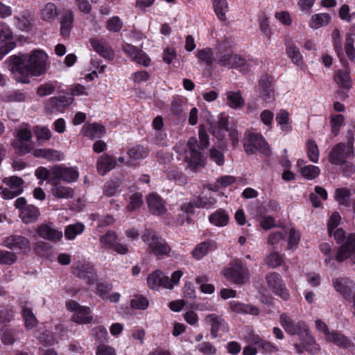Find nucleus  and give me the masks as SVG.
<instances>
[{
    "mask_svg": "<svg viewBox=\"0 0 355 355\" xmlns=\"http://www.w3.org/2000/svg\"><path fill=\"white\" fill-rule=\"evenodd\" d=\"M47 55L42 50H34L29 55H12L8 68L19 83H29L28 76H40L46 71Z\"/></svg>",
    "mask_w": 355,
    "mask_h": 355,
    "instance_id": "obj_1",
    "label": "nucleus"
},
{
    "mask_svg": "<svg viewBox=\"0 0 355 355\" xmlns=\"http://www.w3.org/2000/svg\"><path fill=\"white\" fill-rule=\"evenodd\" d=\"M279 320L281 325L288 334L298 336L300 342L294 345L298 354H302L304 351L315 354L320 350L319 345L317 344L305 322L302 320L296 322L286 313L280 315Z\"/></svg>",
    "mask_w": 355,
    "mask_h": 355,
    "instance_id": "obj_2",
    "label": "nucleus"
},
{
    "mask_svg": "<svg viewBox=\"0 0 355 355\" xmlns=\"http://www.w3.org/2000/svg\"><path fill=\"white\" fill-rule=\"evenodd\" d=\"M217 50L216 62L218 65L228 69H238L245 66V59L240 55L234 53L230 46L226 42L218 44Z\"/></svg>",
    "mask_w": 355,
    "mask_h": 355,
    "instance_id": "obj_3",
    "label": "nucleus"
},
{
    "mask_svg": "<svg viewBox=\"0 0 355 355\" xmlns=\"http://www.w3.org/2000/svg\"><path fill=\"white\" fill-rule=\"evenodd\" d=\"M143 241L148 245V251L158 258L168 255L171 248L167 243L150 230L146 231L142 236Z\"/></svg>",
    "mask_w": 355,
    "mask_h": 355,
    "instance_id": "obj_4",
    "label": "nucleus"
},
{
    "mask_svg": "<svg viewBox=\"0 0 355 355\" xmlns=\"http://www.w3.org/2000/svg\"><path fill=\"white\" fill-rule=\"evenodd\" d=\"M349 134L350 140L349 141V145H346L344 143H338L330 151L328 159L331 164L340 165L347 159L354 157V153L352 147L353 135L351 131Z\"/></svg>",
    "mask_w": 355,
    "mask_h": 355,
    "instance_id": "obj_5",
    "label": "nucleus"
},
{
    "mask_svg": "<svg viewBox=\"0 0 355 355\" xmlns=\"http://www.w3.org/2000/svg\"><path fill=\"white\" fill-rule=\"evenodd\" d=\"M223 273L227 279L237 284H244L250 276L248 268L239 259L233 260L230 266L224 269Z\"/></svg>",
    "mask_w": 355,
    "mask_h": 355,
    "instance_id": "obj_6",
    "label": "nucleus"
},
{
    "mask_svg": "<svg viewBox=\"0 0 355 355\" xmlns=\"http://www.w3.org/2000/svg\"><path fill=\"white\" fill-rule=\"evenodd\" d=\"M15 205L20 210L19 216L26 224L36 221L40 215L38 208L33 205H27L26 199L23 197L17 198Z\"/></svg>",
    "mask_w": 355,
    "mask_h": 355,
    "instance_id": "obj_7",
    "label": "nucleus"
},
{
    "mask_svg": "<svg viewBox=\"0 0 355 355\" xmlns=\"http://www.w3.org/2000/svg\"><path fill=\"white\" fill-rule=\"evenodd\" d=\"M79 173L76 167H67L58 165L52 167V178L55 180H62L70 183L78 179Z\"/></svg>",
    "mask_w": 355,
    "mask_h": 355,
    "instance_id": "obj_8",
    "label": "nucleus"
},
{
    "mask_svg": "<svg viewBox=\"0 0 355 355\" xmlns=\"http://www.w3.org/2000/svg\"><path fill=\"white\" fill-rule=\"evenodd\" d=\"M8 186V188L3 189L1 193L5 199H11L19 196L23 191L22 184L24 180L19 177L12 176L4 178L3 181Z\"/></svg>",
    "mask_w": 355,
    "mask_h": 355,
    "instance_id": "obj_9",
    "label": "nucleus"
},
{
    "mask_svg": "<svg viewBox=\"0 0 355 355\" xmlns=\"http://www.w3.org/2000/svg\"><path fill=\"white\" fill-rule=\"evenodd\" d=\"M17 139L12 142L13 147L19 150V153L26 154L33 148L31 144H27L32 138V132L27 128H23L17 131Z\"/></svg>",
    "mask_w": 355,
    "mask_h": 355,
    "instance_id": "obj_10",
    "label": "nucleus"
},
{
    "mask_svg": "<svg viewBox=\"0 0 355 355\" xmlns=\"http://www.w3.org/2000/svg\"><path fill=\"white\" fill-rule=\"evenodd\" d=\"M71 270L75 276L86 280L89 284L97 282V275L94 267L89 264L76 263L72 266Z\"/></svg>",
    "mask_w": 355,
    "mask_h": 355,
    "instance_id": "obj_11",
    "label": "nucleus"
},
{
    "mask_svg": "<svg viewBox=\"0 0 355 355\" xmlns=\"http://www.w3.org/2000/svg\"><path fill=\"white\" fill-rule=\"evenodd\" d=\"M146 202L150 213L154 216H162L166 214V202L156 193H150L146 197Z\"/></svg>",
    "mask_w": 355,
    "mask_h": 355,
    "instance_id": "obj_12",
    "label": "nucleus"
},
{
    "mask_svg": "<svg viewBox=\"0 0 355 355\" xmlns=\"http://www.w3.org/2000/svg\"><path fill=\"white\" fill-rule=\"evenodd\" d=\"M347 258L355 263V234H350L346 243L340 246L336 254V260L342 262Z\"/></svg>",
    "mask_w": 355,
    "mask_h": 355,
    "instance_id": "obj_13",
    "label": "nucleus"
},
{
    "mask_svg": "<svg viewBox=\"0 0 355 355\" xmlns=\"http://www.w3.org/2000/svg\"><path fill=\"white\" fill-rule=\"evenodd\" d=\"M121 48L123 51L135 62L145 67L149 66L150 59L142 50L129 43H123Z\"/></svg>",
    "mask_w": 355,
    "mask_h": 355,
    "instance_id": "obj_14",
    "label": "nucleus"
},
{
    "mask_svg": "<svg viewBox=\"0 0 355 355\" xmlns=\"http://www.w3.org/2000/svg\"><path fill=\"white\" fill-rule=\"evenodd\" d=\"M206 322L211 326V337L214 339L218 336L220 331L223 332L228 331V324L225 320L220 316L211 313L209 314L206 318Z\"/></svg>",
    "mask_w": 355,
    "mask_h": 355,
    "instance_id": "obj_15",
    "label": "nucleus"
},
{
    "mask_svg": "<svg viewBox=\"0 0 355 355\" xmlns=\"http://www.w3.org/2000/svg\"><path fill=\"white\" fill-rule=\"evenodd\" d=\"M259 94V96L266 103L271 102L274 100V89L272 86V78L270 76L265 75L260 78Z\"/></svg>",
    "mask_w": 355,
    "mask_h": 355,
    "instance_id": "obj_16",
    "label": "nucleus"
},
{
    "mask_svg": "<svg viewBox=\"0 0 355 355\" xmlns=\"http://www.w3.org/2000/svg\"><path fill=\"white\" fill-rule=\"evenodd\" d=\"M38 235L47 241L58 242L62 238V232L53 227L51 224L43 223L37 228Z\"/></svg>",
    "mask_w": 355,
    "mask_h": 355,
    "instance_id": "obj_17",
    "label": "nucleus"
},
{
    "mask_svg": "<svg viewBox=\"0 0 355 355\" xmlns=\"http://www.w3.org/2000/svg\"><path fill=\"white\" fill-rule=\"evenodd\" d=\"M3 245L10 249H17L24 252L29 251L31 248L29 240L20 235L7 237L3 241Z\"/></svg>",
    "mask_w": 355,
    "mask_h": 355,
    "instance_id": "obj_18",
    "label": "nucleus"
},
{
    "mask_svg": "<svg viewBox=\"0 0 355 355\" xmlns=\"http://www.w3.org/2000/svg\"><path fill=\"white\" fill-rule=\"evenodd\" d=\"M89 42L92 49L101 56L108 60L114 59L115 55L114 50L105 42L92 38L90 39Z\"/></svg>",
    "mask_w": 355,
    "mask_h": 355,
    "instance_id": "obj_19",
    "label": "nucleus"
},
{
    "mask_svg": "<svg viewBox=\"0 0 355 355\" xmlns=\"http://www.w3.org/2000/svg\"><path fill=\"white\" fill-rule=\"evenodd\" d=\"M147 283L152 288L162 287L166 288L169 284V278L159 270H156L147 277Z\"/></svg>",
    "mask_w": 355,
    "mask_h": 355,
    "instance_id": "obj_20",
    "label": "nucleus"
},
{
    "mask_svg": "<svg viewBox=\"0 0 355 355\" xmlns=\"http://www.w3.org/2000/svg\"><path fill=\"white\" fill-rule=\"evenodd\" d=\"M230 307L232 311L236 313L250 314L252 315H259L260 313V310L257 306L235 300L230 302Z\"/></svg>",
    "mask_w": 355,
    "mask_h": 355,
    "instance_id": "obj_21",
    "label": "nucleus"
},
{
    "mask_svg": "<svg viewBox=\"0 0 355 355\" xmlns=\"http://www.w3.org/2000/svg\"><path fill=\"white\" fill-rule=\"evenodd\" d=\"M285 45L286 54L291 59L292 62L298 66L302 65L303 63L302 55L291 37L286 38Z\"/></svg>",
    "mask_w": 355,
    "mask_h": 355,
    "instance_id": "obj_22",
    "label": "nucleus"
},
{
    "mask_svg": "<svg viewBox=\"0 0 355 355\" xmlns=\"http://www.w3.org/2000/svg\"><path fill=\"white\" fill-rule=\"evenodd\" d=\"M116 165L115 159L107 154H103L99 157L97 161V171L104 175L107 172L113 169Z\"/></svg>",
    "mask_w": 355,
    "mask_h": 355,
    "instance_id": "obj_23",
    "label": "nucleus"
},
{
    "mask_svg": "<svg viewBox=\"0 0 355 355\" xmlns=\"http://www.w3.org/2000/svg\"><path fill=\"white\" fill-rule=\"evenodd\" d=\"M51 193L55 198L69 199L73 198L74 190L69 187H66L60 182H55L52 184Z\"/></svg>",
    "mask_w": 355,
    "mask_h": 355,
    "instance_id": "obj_24",
    "label": "nucleus"
},
{
    "mask_svg": "<svg viewBox=\"0 0 355 355\" xmlns=\"http://www.w3.org/2000/svg\"><path fill=\"white\" fill-rule=\"evenodd\" d=\"M216 248V243L214 241L208 240L198 244L191 252L193 257L196 259H200L210 250Z\"/></svg>",
    "mask_w": 355,
    "mask_h": 355,
    "instance_id": "obj_25",
    "label": "nucleus"
},
{
    "mask_svg": "<svg viewBox=\"0 0 355 355\" xmlns=\"http://www.w3.org/2000/svg\"><path fill=\"white\" fill-rule=\"evenodd\" d=\"M73 15L70 10L66 11L63 15L60 21V35L66 38L70 35V32L73 27Z\"/></svg>",
    "mask_w": 355,
    "mask_h": 355,
    "instance_id": "obj_26",
    "label": "nucleus"
},
{
    "mask_svg": "<svg viewBox=\"0 0 355 355\" xmlns=\"http://www.w3.org/2000/svg\"><path fill=\"white\" fill-rule=\"evenodd\" d=\"M83 132L86 137L98 138L105 133V128L99 123H91L85 125L83 128Z\"/></svg>",
    "mask_w": 355,
    "mask_h": 355,
    "instance_id": "obj_27",
    "label": "nucleus"
},
{
    "mask_svg": "<svg viewBox=\"0 0 355 355\" xmlns=\"http://www.w3.org/2000/svg\"><path fill=\"white\" fill-rule=\"evenodd\" d=\"M90 313V308L83 306L76 313H74L71 320L77 324H89L93 320Z\"/></svg>",
    "mask_w": 355,
    "mask_h": 355,
    "instance_id": "obj_28",
    "label": "nucleus"
},
{
    "mask_svg": "<svg viewBox=\"0 0 355 355\" xmlns=\"http://www.w3.org/2000/svg\"><path fill=\"white\" fill-rule=\"evenodd\" d=\"M252 145H254V148L259 150L261 153L265 154L266 155H269L270 153V150L269 149L268 144L266 142L262 136L258 134H250L249 135V141Z\"/></svg>",
    "mask_w": 355,
    "mask_h": 355,
    "instance_id": "obj_29",
    "label": "nucleus"
},
{
    "mask_svg": "<svg viewBox=\"0 0 355 355\" xmlns=\"http://www.w3.org/2000/svg\"><path fill=\"white\" fill-rule=\"evenodd\" d=\"M57 6L53 3H46L40 10V18L46 22H51L58 16Z\"/></svg>",
    "mask_w": 355,
    "mask_h": 355,
    "instance_id": "obj_30",
    "label": "nucleus"
},
{
    "mask_svg": "<svg viewBox=\"0 0 355 355\" xmlns=\"http://www.w3.org/2000/svg\"><path fill=\"white\" fill-rule=\"evenodd\" d=\"M226 96L227 104L232 109L241 108L245 104V101L239 91H229L226 93Z\"/></svg>",
    "mask_w": 355,
    "mask_h": 355,
    "instance_id": "obj_31",
    "label": "nucleus"
},
{
    "mask_svg": "<svg viewBox=\"0 0 355 355\" xmlns=\"http://www.w3.org/2000/svg\"><path fill=\"white\" fill-rule=\"evenodd\" d=\"M33 154L36 157H43L51 161H59L62 158L59 151L49 148L35 149Z\"/></svg>",
    "mask_w": 355,
    "mask_h": 355,
    "instance_id": "obj_32",
    "label": "nucleus"
},
{
    "mask_svg": "<svg viewBox=\"0 0 355 355\" xmlns=\"http://www.w3.org/2000/svg\"><path fill=\"white\" fill-rule=\"evenodd\" d=\"M334 80L340 87L349 89L352 87V81L347 71H336L334 75Z\"/></svg>",
    "mask_w": 355,
    "mask_h": 355,
    "instance_id": "obj_33",
    "label": "nucleus"
},
{
    "mask_svg": "<svg viewBox=\"0 0 355 355\" xmlns=\"http://www.w3.org/2000/svg\"><path fill=\"white\" fill-rule=\"evenodd\" d=\"M331 19V17L327 13H320L313 15L311 17L309 26L312 28H319L327 25Z\"/></svg>",
    "mask_w": 355,
    "mask_h": 355,
    "instance_id": "obj_34",
    "label": "nucleus"
},
{
    "mask_svg": "<svg viewBox=\"0 0 355 355\" xmlns=\"http://www.w3.org/2000/svg\"><path fill=\"white\" fill-rule=\"evenodd\" d=\"M21 315L27 329H31L37 325V320L31 308L23 307Z\"/></svg>",
    "mask_w": 355,
    "mask_h": 355,
    "instance_id": "obj_35",
    "label": "nucleus"
},
{
    "mask_svg": "<svg viewBox=\"0 0 355 355\" xmlns=\"http://www.w3.org/2000/svg\"><path fill=\"white\" fill-rule=\"evenodd\" d=\"M64 101V97H51L46 103L45 110L49 114L53 113L55 110L60 111L63 107Z\"/></svg>",
    "mask_w": 355,
    "mask_h": 355,
    "instance_id": "obj_36",
    "label": "nucleus"
},
{
    "mask_svg": "<svg viewBox=\"0 0 355 355\" xmlns=\"http://www.w3.org/2000/svg\"><path fill=\"white\" fill-rule=\"evenodd\" d=\"M130 305L133 309L146 310L149 306V301L145 296L137 294L130 300Z\"/></svg>",
    "mask_w": 355,
    "mask_h": 355,
    "instance_id": "obj_37",
    "label": "nucleus"
},
{
    "mask_svg": "<svg viewBox=\"0 0 355 355\" xmlns=\"http://www.w3.org/2000/svg\"><path fill=\"white\" fill-rule=\"evenodd\" d=\"M327 340L343 348H348L350 346V341L347 337L338 332H331Z\"/></svg>",
    "mask_w": 355,
    "mask_h": 355,
    "instance_id": "obj_38",
    "label": "nucleus"
},
{
    "mask_svg": "<svg viewBox=\"0 0 355 355\" xmlns=\"http://www.w3.org/2000/svg\"><path fill=\"white\" fill-rule=\"evenodd\" d=\"M128 154L131 159L139 160L147 157L148 154V150L147 148H145L143 146L137 145L131 148L128 151Z\"/></svg>",
    "mask_w": 355,
    "mask_h": 355,
    "instance_id": "obj_39",
    "label": "nucleus"
},
{
    "mask_svg": "<svg viewBox=\"0 0 355 355\" xmlns=\"http://www.w3.org/2000/svg\"><path fill=\"white\" fill-rule=\"evenodd\" d=\"M228 220L227 214L223 210L216 211L209 216V221L216 226H225Z\"/></svg>",
    "mask_w": 355,
    "mask_h": 355,
    "instance_id": "obj_40",
    "label": "nucleus"
},
{
    "mask_svg": "<svg viewBox=\"0 0 355 355\" xmlns=\"http://www.w3.org/2000/svg\"><path fill=\"white\" fill-rule=\"evenodd\" d=\"M92 335L94 337L96 342L101 345V343H105L107 342L108 333L107 329L103 326H98L92 329Z\"/></svg>",
    "mask_w": 355,
    "mask_h": 355,
    "instance_id": "obj_41",
    "label": "nucleus"
},
{
    "mask_svg": "<svg viewBox=\"0 0 355 355\" xmlns=\"http://www.w3.org/2000/svg\"><path fill=\"white\" fill-rule=\"evenodd\" d=\"M306 153L309 160L313 163H317L319 159V148L316 143L313 140L306 141Z\"/></svg>",
    "mask_w": 355,
    "mask_h": 355,
    "instance_id": "obj_42",
    "label": "nucleus"
},
{
    "mask_svg": "<svg viewBox=\"0 0 355 355\" xmlns=\"http://www.w3.org/2000/svg\"><path fill=\"white\" fill-rule=\"evenodd\" d=\"M214 7L218 17L225 21L226 19V13L228 11V4L226 0H214Z\"/></svg>",
    "mask_w": 355,
    "mask_h": 355,
    "instance_id": "obj_43",
    "label": "nucleus"
},
{
    "mask_svg": "<svg viewBox=\"0 0 355 355\" xmlns=\"http://www.w3.org/2000/svg\"><path fill=\"white\" fill-rule=\"evenodd\" d=\"M84 229V225L80 223L68 225L64 231L65 237L69 240L73 239L77 235L80 234Z\"/></svg>",
    "mask_w": 355,
    "mask_h": 355,
    "instance_id": "obj_44",
    "label": "nucleus"
},
{
    "mask_svg": "<svg viewBox=\"0 0 355 355\" xmlns=\"http://www.w3.org/2000/svg\"><path fill=\"white\" fill-rule=\"evenodd\" d=\"M301 175L307 180L315 179L320 174V168L314 165H306V167L300 170Z\"/></svg>",
    "mask_w": 355,
    "mask_h": 355,
    "instance_id": "obj_45",
    "label": "nucleus"
},
{
    "mask_svg": "<svg viewBox=\"0 0 355 355\" xmlns=\"http://www.w3.org/2000/svg\"><path fill=\"white\" fill-rule=\"evenodd\" d=\"M196 56L201 62H205L208 66L211 65L214 60V53L210 48L198 51Z\"/></svg>",
    "mask_w": 355,
    "mask_h": 355,
    "instance_id": "obj_46",
    "label": "nucleus"
},
{
    "mask_svg": "<svg viewBox=\"0 0 355 355\" xmlns=\"http://www.w3.org/2000/svg\"><path fill=\"white\" fill-rule=\"evenodd\" d=\"M276 121L281 126L282 130L288 131L291 128L289 123V114L286 110H280L275 117Z\"/></svg>",
    "mask_w": 355,
    "mask_h": 355,
    "instance_id": "obj_47",
    "label": "nucleus"
},
{
    "mask_svg": "<svg viewBox=\"0 0 355 355\" xmlns=\"http://www.w3.org/2000/svg\"><path fill=\"white\" fill-rule=\"evenodd\" d=\"M116 240L117 236L113 231H108L105 235L100 237V242L105 248H111Z\"/></svg>",
    "mask_w": 355,
    "mask_h": 355,
    "instance_id": "obj_48",
    "label": "nucleus"
},
{
    "mask_svg": "<svg viewBox=\"0 0 355 355\" xmlns=\"http://www.w3.org/2000/svg\"><path fill=\"white\" fill-rule=\"evenodd\" d=\"M143 205L142 194L141 193H135L130 197V202L127 206L129 211H133Z\"/></svg>",
    "mask_w": 355,
    "mask_h": 355,
    "instance_id": "obj_49",
    "label": "nucleus"
},
{
    "mask_svg": "<svg viewBox=\"0 0 355 355\" xmlns=\"http://www.w3.org/2000/svg\"><path fill=\"white\" fill-rule=\"evenodd\" d=\"M257 348L258 352L259 351L264 355L272 354L273 352L279 351V347L276 345L266 340Z\"/></svg>",
    "mask_w": 355,
    "mask_h": 355,
    "instance_id": "obj_50",
    "label": "nucleus"
},
{
    "mask_svg": "<svg viewBox=\"0 0 355 355\" xmlns=\"http://www.w3.org/2000/svg\"><path fill=\"white\" fill-rule=\"evenodd\" d=\"M34 132L39 143H41L42 141H47L51 137L50 130L45 127L37 126L34 130Z\"/></svg>",
    "mask_w": 355,
    "mask_h": 355,
    "instance_id": "obj_51",
    "label": "nucleus"
},
{
    "mask_svg": "<svg viewBox=\"0 0 355 355\" xmlns=\"http://www.w3.org/2000/svg\"><path fill=\"white\" fill-rule=\"evenodd\" d=\"M17 255L12 252L0 250V264L11 265L16 262Z\"/></svg>",
    "mask_w": 355,
    "mask_h": 355,
    "instance_id": "obj_52",
    "label": "nucleus"
},
{
    "mask_svg": "<svg viewBox=\"0 0 355 355\" xmlns=\"http://www.w3.org/2000/svg\"><path fill=\"white\" fill-rule=\"evenodd\" d=\"M123 26V22L119 17H113L106 22V28L109 31L119 32Z\"/></svg>",
    "mask_w": 355,
    "mask_h": 355,
    "instance_id": "obj_53",
    "label": "nucleus"
},
{
    "mask_svg": "<svg viewBox=\"0 0 355 355\" xmlns=\"http://www.w3.org/2000/svg\"><path fill=\"white\" fill-rule=\"evenodd\" d=\"M268 286L271 288H278L282 286L281 277L279 274L272 272L266 277Z\"/></svg>",
    "mask_w": 355,
    "mask_h": 355,
    "instance_id": "obj_54",
    "label": "nucleus"
},
{
    "mask_svg": "<svg viewBox=\"0 0 355 355\" xmlns=\"http://www.w3.org/2000/svg\"><path fill=\"white\" fill-rule=\"evenodd\" d=\"M196 348L204 355H215L217 352L216 347L209 342H202Z\"/></svg>",
    "mask_w": 355,
    "mask_h": 355,
    "instance_id": "obj_55",
    "label": "nucleus"
},
{
    "mask_svg": "<svg viewBox=\"0 0 355 355\" xmlns=\"http://www.w3.org/2000/svg\"><path fill=\"white\" fill-rule=\"evenodd\" d=\"M351 195L350 191L346 188H340L336 190L335 198L340 205H345Z\"/></svg>",
    "mask_w": 355,
    "mask_h": 355,
    "instance_id": "obj_56",
    "label": "nucleus"
},
{
    "mask_svg": "<svg viewBox=\"0 0 355 355\" xmlns=\"http://www.w3.org/2000/svg\"><path fill=\"white\" fill-rule=\"evenodd\" d=\"M344 116L343 114H336L331 120V132L336 136L340 130V128L343 125Z\"/></svg>",
    "mask_w": 355,
    "mask_h": 355,
    "instance_id": "obj_57",
    "label": "nucleus"
},
{
    "mask_svg": "<svg viewBox=\"0 0 355 355\" xmlns=\"http://www.w3.org/2000/svg\"><path fill=\"white\" fill-rule=\"evenodd\" d=\"M354 39L352 37V35L349 33L346 35V41L345 50L350 60H354L355 58V50L354 48Z\"/></svg>",
    "mask_w": 355,
    "mask_h": 355,
    "instance_id": "obj_58",
    "label": "nucleus"
},
{
    "mask_svg": "<svg viewBox=\"0 0 355 355\" xmlns=\"http://www.w3.org/2000/svg\"><path fill=\"white\" fill-rule=\"evenodd\" d=\"M187 158L194 167L200 166L202 162L201 153L197 150H189V155L187 156Z\"/></svg>",
    "mask_w": 355,
    "mask_h": 355,
    "instance_id": "obj_59",
    "label": "nucleus"
},
{
    "mask_svg": "<svg viewBox=\"0 0 355 355\" xmlns=\"http://www.w3.org/2000/svg\"><path fill=\"white\" fill-rule=\"evenodd\" d=\"M335 288H349L355 286L354 281L347 277H339L333 281Z\"/></svg>",
    "mask_w": 355,
    "mask_h": 355,
    "instance_id": "obj_60",
    "label": "nucleus"
},
{
    "mask_svg": "<svg viewBox=\"0 0 355 355\" xmlns=\"http://www.w3.org/2000/svg\"><path fill=\"white\" fill-rule=\"evenodd\" d=\"M340 221V216L338 212H334L329 221H328V233L330 236H332L333 231L336 229L339 225Z\"/></svg>",
    "mask_w": 355,
    "mask_h": 355,
    "instance_id": "obj_61",
    "label": "nucleus"
},
{
    "mask_svg": "<svg viewBox=\"0 0 355 355\" xmlns=\"http://www.w3.org/2000/svg\"><path fill=\"white\" fill-rule=\"evenodd\" d=\"M116 349L105 343L98 345L96 349V355H116Z\"/></svg>",
    "mask_w": 355,
    "mask_h": 355,
    "instance_id": "obj_62",
    "label": "nucleus"
},
{
    "mask_svg": "<svg viewBox=\"0 0 355 355\" xmlns=\"http://www.w3.org/2000/svg\"><path fill=\"white\" fill-rule=\"evenodd\" d=\"M35 175L40 180L49 179V182L54 181V178H52V168L51 170H48L44 167H40L35 171Z\"/></svg>",
    "mask_w": 355,
    "mask_h": 355,
    "instance_id": "obj_63",
    "label": "nucleus"
},
{
    "mask_svg": "<svg viewBox=\"0 0 355 355\" xmlns=\"http://www.w3.org/2000/svg\"><path fill=\"white\" fill-rule=\"evenodd\" d=\"M55 85L51 83H46L41 85L37 90V93L40 96H44L52 94L55 90Z\"/></svg>",
    "mask_w": 355,
    "mask_h": 355,
    "instance_id": "obj_64",
    "label": "nucleus"
}]
</instances>
